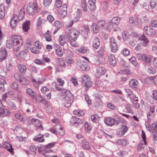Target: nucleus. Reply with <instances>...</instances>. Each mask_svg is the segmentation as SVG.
I'll return each mask as SVG.
<instances>
[{
	"mask_svg": "<svg viewBox=\"0 0 157 157\" xmlns=\"http://www.w3.org/2000/svg\"><path fill=\"white\" fill-rule=\"evenodd\" d=\"M79 33L78 31L74 29H68L66 31V37L72 46L75 47L78 46L76 41L79 36Z\"/></svg>",
	"mask_w": 157,
	"mask_h": 157,
	"instance_id": "nucleus-1",
	"label": "nucleus"
},
{
	"mask_svg": "<svg viewBox=\"0 0 157 157\" xmlns=\"http://www.w3.org/2000/svg\"><path fill=\"white\" fill-rule=\"evenodd\" d=\"M61 94L62 95L65 96L63 99L64 105L66 107H68L72 102V94L70 93L69 90L66 89Z\"/></svg>",
	"mask_w": 157,
	"mask_h": 157,
	"instance_id": "nucleus-2",
	"label": "nucleus"
},
{
	"mask_svg": "<svg viewBox=\"0 0 157 157\" xmlns=\"http://www.w3.org/2000/svg\"><path fill=\"white\" fill-rule=\"evenodd\" d=\"M12 39L14 45L13 48L14 51H17L23 43L22 37L20 36L14 35L12 36Z\"/></svg>",
	"mask_w": 157,
	"mask_h": 157,
	"instance_id": "nucleus-3",
	"label": "nucleus"
},
{
	"mask_svg": "<svg viewBox=\"0 0 157 157\" xmlns=\"http://www.w3.org/2000/svg\"><path fill=\"white\" fill-rule=\"evenodd\" d=\"M27 12L29 15L34 14L39 10L37 4L36 3L29 4L27 7Z\"/></svg>",
	"mask_w": 157,
	"mask_h": 157,
	"instance_id": "nucleus-4",
	"label": "nucleus"
},
{
	"mask_svg": "<svg viewBox=\"0 0 157 157\" xmlns=\"http://www.w3.org/2000/svg\"><path fill=\"white\" fill-rule=\"evenodd\" d=\"M77 66L79 67L82 71H88L90 68L88 63L86 61L81 59L78 60L77 62Z\"/></svg>",
	"mask_w": 157,
	"mask_h": 157,
	"instance_id": "nucleus-5",
	"label": "nucleus"
},
{
	"mask_svg": "<svg viewBox=\"0 0 157 157\" xmlns=\"http://www.w3.org/2000/svg\"><path fill=\"white\" fill-rule=\"evenodd\" d=\"M137 57L139 60H142L145 64L149 63L151 61L152 56L146 54H141L138 53L137 55Z\"/></svg>",
	"mask_w": 157,
	"mask_h": 157,
	"instance_id": "nucleus-6",
	"label": "nucleus"
},
{
	"mask_svg": "<svg viewBox=\"0 0 157 157\" xmlns=\"http://www.w3.org/2000/svg\"><path fill=\"white\" fill-rule=\"evenodd\" d=\"M82 79V83L85 87L88 88L91 86L92 82L90 80V77L87 75H84L81 77Z\"/></svg>",
	"mask_w": 157,
	"mask_h": 157,
	"instance_id": "nucleus-7",
	"label": "nucleus"
},
{
	"mask_svg": "<svg viewBox=\"0 0 157 157\" xmlns=\"http://www.w3.org/2000/svg\"><path fill=\"white\" fill-rule=\"evenodd\" d=\"M120 121L114 118L107 117L105 120V123L108 125L112 126L118 125Z\"/></svg>",
	"mask_w": 157,
	"mask_h": 157,
	"instance_id": "nucleus-8",
	"label": "nucleus"
},
{
	"mask_svg": "<svg viewBox=\"0 0 157 157\" xmlns=\"http://www.w3.org/2000/svg\"><path fill=\"white\" fill-rule=\"evenodd\" d=\"M110 45L112 52H116L118 49V45L117 41L114 37H113L111 39Z\"/></svg>",
	"mask_w": 157,
	"mask_h": 157,
	"instance_id": "nucleus-9",
	"label": "nucleus"
},
{
	"mask_svg": "<svg viewBox=\"0 0 157 157\" xmlns=\"http://www.w3.org/2000/svg\"><path fill=\"white\" fill-rule=\"evenodd\" d=\"M83 123V121L82 119L78 118L75 117H72L70 123L75 126L81 124Z\"/></svg>",
	"mask_w": 157,
	"mask_h": 157,
	"instance_id": "nucleus-10",
	"label": "nucleus"
},
{
	"mask_svg": "<svg viewBox=\"0 0 157 157\" xmlns=\"http://www.w3.org/2000/svg\"><path fill=\"white\" fill-rule=\"evenodd\" d=\"M128 130V127L125 125H123L121 128L117 131V134L119 136H123L125 134Z\"/></svg>",
	"mask_w": 157,
	"mask_h": 157,
	"instance_id": "nucleus-11",
	"label": "nucleus"
},
{
	"mask_svg": "<svg viewBox=\"0 0 157 157\" xmlns=\"http://www.w3.org/2000/svg\"><path fill=\"white\" fill-rule=\"evenodd\" d=\"M138 40L141 41L140 43L143 44L144 47H146L148 45L149 40L148 38L144 35H142L139 38Z\"/></svg>",
	"mask_w": 157,
	"mask_h": 157,
	"instance_id": "nucleus-12",
	"label": "nucleus"
},
{
	"mask_svg": "<svg viewBox=\"0 0 157 157\" xmlns=\"http://www.w3.org/2000/svg\"><path fill=\"white\" fill-rule=\"evenodd\" d=\"M7 55V53L5 48H1L0 50V62L5 59Z\"/></svg>",
	"mask_w": 157,
	"mask_h": 157,
	"instance_id": "nucleus-13",
	"label": "nucleus"
},
{
	"mask_svg": "<svg viewBox=\"0 0 157 157\" xmlns=\"http://www.w3.org/2000/svg\"><path fill=\"white\" fill-rule=\"evenodd\" d=\"M18 21L17 15L14 14L13 17L12 18L10 21V25L12 29H14L17 25V24Z\"/></svg>",
	"mask_w": 157,
	"mask_h": 157,
	"instance_id": "nucleus-14",
	"label": "nucleus"
},
{
	"mask_svg": "<svg viewBox=\"0 0 157 157\" xmlns=\"http://www.w3.org/2000/svg\"><path fill=\"white\" fill-rule=\"evenodd\" d=\"M50 88L52 90H59L61 92V93L65 90L63 88H59L55 82H53L52 83L50 86Z\"/></svg>",
	"mask_w": 157,
	"mask_h": 157,
	"instance_id": "nucleus-15",
	"label": "nucleus"
},
{
	"mask_svg": "<svg viewBox=\"0 0 157 157\" xmlns=\"http://www.w3.org/2000/svg\"><path fill=\"white\" fill-rule=\"evenodd\" d=\"M96 0H89L88 5L89 9L91 11H94L96 9Z\"/></svg>",
	"mask_w": 157,
	"mask_h": 157,
	"instance_id": "nucleus-16",
	"label": "nucleus"
},
{
	"mask_svg": "<svg viewBox=\"0 0 157 157\" xmlns=\"http://www.w3.org/2000/svg\"><path fill=\"white\" fill-rule=\"evenodd\" d=\"M92 43V46L94 48H98L100 44L99 39L97 37L95 36L93 38Z\"/></svg>",
	"mask_w": 157,
	"mask_h": 157,
	"instance_id": "nucleus-17",
	"label": "nucleus"
},
{
	"mask_svg": "<svg viewBox=\"0 0 157 157\" xmlns=\"http://www.w3.org/2000/svg\"><path fill=\"white\" fill-rule=\"evenodd\" d=\"M10 112L7 109L4 108L0 109V117H6L8 116Z\"/></svg>",
	"mask_w": 157,
	"mask_h": 157,
	"instance_id": "nucleus-18",
	"label": "nucleus"
},
{
	"mask_svg": "<svg viewBox=\"0 0 157 157\" xmlns=\"http://www.w3.org/2000/svg\"><path fill=\"white\" fill-rule=\"evenodd\" d=\"M144 30L147 35H151L153 33V29L150 26H145L144 28Z\"/></svg>",
	"mask_w": 157,
	"mask_h": 157,
	"instance_id": "nucleus-19",
	"label": "nucleus"
},
{
	"mask_svg": "<svg viewBox=\"0 0 157 157\" xmlns=\"http://www.w3.org/2000/svg\"><path fill=\"white\" fill-rule=\"evenodd\" d=\"M31 81L34 86L36 87H37L44 82V80L43 78L41 79L40 78L37 80L34 79H32Z\"/></svg>",
	"mask_w": 157,
	"mask_h": 157,
	"instance_id": "nucleus-20",
	"label": "nucleus"
},
{
	"mask_svg": "<svg viewBox=\"0 0 157 157\" xmlns=\"http://www.w3.org/2000/svg\"><path fill=\"white\" fill-rule=\"evenodd\" d=\"M2 147L4 148L7 149V150L10 152H13V148L11 145L8 142L5 141L4 144L2 145Z\"/></svg>",
	"mask_w": 157,
	"mask_h": 157,
	"instance_id": "nucleus-21",
	"label": "nucleus"
},
{
	"mask_svg": "<svg viewBox=\"0 0 157 157\" xmlns=\"http://www.w3.org/2000/svg\"><path fill=\"white\" fill-rule=\"evenodd\" d=\"M109 63L113 66H114L116 64V59L114 55H109Z\"/></svg>",
	"mask_w": 157,
	"mask_h": 157,
	"instance_id": "nucleus-22",
	"label": "nucleus"
},
{
	"mask_svg": "<svg viewBox=\"0 0 157 157\" xmlns=\"http://www.w3.org/2000/svg\"><path fill=\"white\" fill-rule=\"evenodd\" d=\"M106 72V70L104 67H99L98 68L97 72V76L98 77L102 75L105 74Z\"/></svg>",
	"mask_w": 157,
	"mask_h": 157,
	"instance_id": "nucleus-23",
	"label": "nucleus"
},
{
	"mask_svg": "<svg viewBox=\"0 0 157 157\" xmlns=\"http://www.w3.org/2000/svg\"><path fill=\"white\" fill-rule=\"evenodd\" d=\"M26 93L31 98H34L35 97L36 95V93L35 91L32 89L30 88H28L26 89Z\"/></svg>",
	"mask_w": 157,
	"mask_h": 157,
	"instance_id": "nucleus-24",
	"label": "nucleus"
},
{
	"mask_svg": "<svg viewBox=\"0 0 157 157\" xmlns=\"http://www.w3.org/2000/svg\"><path fill=\"white\" fill-rule=\"evenodd\" d=\"M30 25V21L29 20L26 21L23 24L22 28L23 30L25 32H28V30L29 29Z\"/></svg>",
	"mask_w": 157,
	"mask_h": 157,
	"instance_id": "nucleus-25",
	"label": "nucleus"
},
{
	"mask_svg": "<svg viewBox=\"0 0 157 157\" xmlns=\"http://www.w3.org/2000/svg\"><path fill=\"white\" fill-rule=\"evenodd\" d=\"M44 136V134H39L36 136L33 140L39 142H43L44 141L43 138Z\"/></svg>",
	"mask_w": 157,
	"mask_h": 157,
	"instance_id": "nucleus-26",
	"label": "nucleus"
},
{
	"mask_svg": "<svg viewBox=\"0 0 157 157\" xmlns=\"http://www.w3.org/2000/svg\"><path fill=\"white\" fill-rule=\"evenodd\" d=\"M56 144V143L54 142L53 143H50L46 145L45 146V150L44 151L43 154H44L45 152H52V151L50 150L47 149H49L51 147H53Z\"/></svg>",
	"mask_w": 157,
	"mask_h": 157,
	"instance_id": "nucleus-27",
	"label": "nucleus"
},
{
	"mask_svg": "<svg viewBox=\"0 0 157 157\" xmlns=\"http://www.w3.org/2000/svg\"><path fill=\"white\" fill-rule=\"evenodd\" d=\"M65 62L67 64L68 66H71L74 63V61L73 59L70 57L68 56L66 57L65 59Z\"/></svg>",
	"mask_w": 157,
	"mask_h": 157,
	"instance_id": "nucleus-28",
	"label": "nucleus"
},
{
	"mask_svg": "<svg viewBox=\"0 0 157 157\" xmlns=\"http://www.w3.org/2000/svg\"><path fill=\"white\" fill-rule=\"evenodd\" d=\"M117 142L122 146H126L129 144L128 141L126 139H118L117 140Z\"/></svg>",
	"mask_w": 157,
	"mask_h": 157,
	"instance_id": "nucleus-29",
	"label": "nucleus"
},
{
	"mask_svg": "<svg viewBox=\"0 0 157 157\" xmlns=\"http://www.w3.org/2000/svg\"><path fill=\"white\" fill-rule=\"evenodd\" d=\"M18 69L21 74H24L26 71L27 68L23 64H19L18 65Z\"/></svg>",
	"mask_w": 157,
	"mask_h": 157,
	"instance_id": "nucleus-30",
	"label": "nucleus"
},
{
	"mask_svg": "<svg viewBox=\"0 0 157 157\" xmlns=\"http://www.w3.org/2000/svg\"><path fill=\"white\" fill-rule=\"evenodd\" d=\"M55 52L56 54L59 56H62L63 55V51L62 48L59 45H58Z\"/></svg>",
	"mask_w": 157,
	"mask_h": 157,
	"instance_id": "nucleus-31",
	"label": "nucleus"
},
{
	"mask_svg": "<svg viewBox=\"0 0 157 157\" xmlns=\"http://www.w3.org/2000/svg\"><path fill=\"white\" fill-rule=\"evenodd\" d=\"M87 51L86 47L83 46L79 48L76 49V52L77 53H85Z\"/></svg>",
	"mask_w": 157,
	"mask_h": 157,
	"instance_id": "nucleus-32",
	"label": "nucleus"
},
{
	"mask_svg": "<svg viewBox=\"0 0 157 157\" xmlns=\"http://www.w3.org/2000/svg\"><path fill=\"white\" fill-rule=\"evenodd\" d=\"M138 81L136 79H132L129 81V84L132 88H135L138 84Z\"/></svg>",
	"mask_w": 157,
	"mask_h": 157,
	"instance_id": "nucleus-33",
	"label": "nucleus"
},
{
	"mask_svg": "<svg viewBox=\"0 0 157 157\" xmlns=\"http://www.w3.org/2000/svg\"><path fill=\"white\" fill-rule=\"evenodd\" d=\"M146 145V140H142L138 145L137 148L138 151H140L144 148Z\"/></svg>",
	"mask_w": 157,
	"mask_h": 157,
	"instance_id": "nucleus-34",
	"label": "nucleus"
},
{
	"mask_svg": "<svg viewBox=\"0 0 157 157\" xmlns=\"http://www.w3.org/2000/svg\"><path fill=\"white\" fill-rule=\"evenodd\" d=\"M38 102L42 104H44L46 108H48L49 109L52 108L51 106L49 105V102L46 101L43 98L40 99V100Z\"/></svg>",
	"mask_w": 157,
	"mask_h": 157,
	"instance_id": "nucleus-35",
	"label": "nucleus"
},
{
	"mask_svg": "<svg viewBox=\"0 0 157 157\" xmlns=\"http://www.w3.org/2000/svg\"><path fill=\"white\" fill-rule=\"evenodd\" d=\"M82 141V146L83 148L86 150H89L90 148L89 144L85 140H83Z\"/></svg>",
	"mask_w": 157,
	"mask_h": 157,
	"instance_id": "nucleus-36",
	"label": "nucleus"
},
{
	"mask_svg": "<svg viewBox=\"0 0 157 157\" xmlns=\"http://www.w3.org/2000/svg\"><path fill=\"white\" fill-rule=\"evenodd\" d=\"M0 76L4 78L7 77L6 70L3 67H1L0 68Z\"/></svg>",
	"mask_w": 157,
	"mask_h": 157,
	"instance_id": "nucleus-37",
	"label": "nucleus"
},
{
	"mask_svg": "<svg viewBox=\"0 0 157 157\" xmlns=\"http://www.w3.org/2000/svg\"><path fill=\"white\" fill-rule=\"evenodd\" d=\"M82 16V11L80 9H78L76 17L74 18V20L75 22L78 21Z\"/></svg>",
	"mask_w": 157,
	"mask_h": 157,
	"instance_id": "nucleus-38",
	"label": "nucleus"
},
{
	"mask_svg": "<svg viewBox=\"0 0 157 157\" xmlns=\"http://www.w3.org/2000/svg\"><path fill=\"white\" fill-rule=\"evenodd\" d=\"M65 36L64 35H61L59 39V42L61 45H63L66 43Z\"/></svg>",
	"mask_w": 157,
	"mask_h": 157,
	"instance_id": "nucleus-39",
	"label": "nucleus"
},
{
	"mask_svg": "<svg viewBox=\"0 0 157 157\" xmlns=\"http://www.w3.org/2000/svg\"><path fill=\"white\" fill-rule=\"evenodd\" d=\"M155 77L151 76L146 78L145 80L148 84H151L155 83Z\"/></svg>",
	"mask_w": 157,
	"mask_h": 157,
	"instance_id": "nucleus-40",
	"label": "nucleus"
},
{
	"mask_svg": "<svg viewBox=\"0 0 157 157\" xmlns=\"http://www.w3.org/2000/svg\"><path fill=\"white\" fill-rule=\"evenodd\" d=\"M15 117L21 122H24L25 121V119L23 117V116L21 114L16 113L15 115Z\"/></svg>",
	"mask_w": 157,
	"mask_h": 157,
	"instance_id": "nucleus-41",
	"label": "nucleus"
},
{
	"mask_svg": "<svg viewBox=\"0 0 157 157\" xmlns=\"http://www.w3.org/2000/svg\"><path fill=\"white\" fill-rule=\"evenodd\" d=\"M27 49L25 48L23 51H21L19 54L22 58L25 59V57L27 56Z\"/></svg>",
	"mask_w": 157,
	"mask_h": 157,
	"instance_id": "nucleus-42",
	"label": "nucleus"
},
{
	"mask_svg": "<svg viewBox=\"0 0 157 157\" xmlns=\"http://www.w3.org/2000/svg\"><path fill=\"white\" fill-rule=\"evenodd\" d=\"M91 118L93 122L96 123H98L99 120V117L96 114L91 116Z\"/></svg>",
	"mask_w": 157,
	"mask_h": 157,
	"instance_id": "nucleus-43",
	"label": "nucleus"
},
{
	"mask_svg": "<svg viewBox=\"0 0 157 157\" xmlns=\"http://www.w3.org/2000/svg\"><path fill=\"white\" fill-rule=\"evenodd\" d=\"M25 12L21 9L19 12L18 15H17L18 18V21H20L22 20L24 17Z\"/></svg>",
	"mask_w": 157,
	"mask_h": 157,
	"instance_id": "nucleus-44",
	"label": "nucleus"
},
{
	"mask_svg": "<svg viewBox=\"0 0 157 157\" xmlns=\"http://www.w3.org/2000/svg\"><path fill=\"white\" fill-rule=\"evenodd\" d=\"M51 34L49 30H48L47 33L45 34L44 37L46 40L48 41H50L52 40Z\"/></svg>",
	"mask_w": 157,
	"mask_h": 157,
	"instance_id": "nucleus-45",
	"label": "nucleus"
},
{
	"mask_svg": "<svg viewBox=\"0 0 157 157\" xmlns=\"http://www.w3.org/2000/svg\"><path fill=\"white\" fill-rule=\"evenodd\" d=\"M74 113L76 115L79 117H82L84 113L82 110H75L73 111Z\"/></svg>",
	"mask_w": 157,
	"mask_h": 157,
	"instance_id": "nucleus-46",
	"label": "nucleus"
},
{
	"mask_svg": "<svg viewBox=\"0 0 157 157\" xmlns=\"http://www.w3.org/2000/svg\"><path fill=\"white\" fill-rule=\"evenodd\" d=\"M120 18L118 17H115L113 18L111 21L115 25H118L120 21Z\"/></svg>",
	"mask_w": 157,
	"mask_h": 157,
	"instance_id": "nucleus-47",
	"label": "nucleus"
},
{
	"mask_svg": "<svg viewBox=\"0 0 157 157\" xmlns=\"http://www.w3.org/2000/svg\"><path fill=\"white\" fill-rule=\"evenodd\" d=\"M104 52V48L102 47H101L99 50L97 52L96 56L100 57L102 56Z\"/></svg>",
	"mask_w": 157,
	"mask_h": 157,
	"instance_id": "nucleus-48",
	"label": "nucleus"
},
{
	"mask_svg": "<svg viewBox=\"0 0 157 157\" xmlns=\"http://www.w3.org/2000/svg\"><path fill=\"white\" fill-rule=\"evenodd\" d=\"M11 86L13 89L16 90L18 93L21 92L20 90L18 88V85L17 83L13 82L11 84Z\"/></svg>",
	"mask_w": 157,
	"mask_h": 157,
	"instance_id": "nucleus-49",
	"label": "nucleus"
},
{
	"mask_svg": "<svg viewBox=\"0 0 157 157\" xmlns=\"http://www.w3.org/2000/svg\"><path fill=\"white\" fill-rule=\"evenodd\" d=\"M98 25L100 28H102L105 24V22L104 20H101L98 21Z\"/></svg>",
	"mask_w": 157,
	"mask_h": 157,
	"instance_id": "nucleus-50",
	"label": "nucleus"
},
{
	"mask_svg": "<svg viewBox=\"0 0 157 157\" xmlns=\"http://www.w3.org/2000/svg\"><path fill=\"white\" fill-rule=\"evenodd\" d=\"M93 30L94 33H96L99 31V29L97 25L95 23H93L92 26Z\"/></svg>",
	"mask_w": 157,
	"mask_h": 157,
	"instance_id": "nucleus-51",
	"label": "nucleus"
},
{
	"mask_svg": "<svg viewBox=\"0 0 157 157\" xmlns=\"http://www.w3.org/2000/svg\"><path fill=\"white\" fill-rule=\"evenodd\" d=\"M6 46L9 48H11L12 47H14V45L12 40H10L7 42Z\"/></svg>",
	"mask_w": 157,
	"mask_h": 157,
	"instance_id": "nucleus-52",
	"label": "nucleus"
},
{
	"mask_svg": "<svg viewBox=\"0 0 157 157\" xmlns=\"http://www.w3.org/2000/svg\"><path fill=\"white\" fill-rule=\"evenodd\" d=\"M35 45L38 49H41L43 46L42 44L39 41H36L35 42Z\"/></svg>",
	"mask_w": 157,
	"mask_h": 157,
	"instance_id": "nucleus-53",
	"label": "nucleus"
},
{
	"mask_svg": "<svg viewBox=\"0 0 157 157\" xmlns=\"http://www.w3.org/2000/svg\"><path fill=\"white\" fill-rule=\"evenodd\" d=\"M129 60L132 64L135 66L138 65V64L136 61V58L135 57H132L131 58L129 59Z\"/></svg>",
	"mask_w": 157,
	"mask_h": 157,
	"instance_id": "nucleus-54",
	"label": "nucleus"
},
{
	"mask_svg": "<svg viewBox=\"0 0 157 157\" xmlns=\"http://www.w3.org/2000/svg\"><path fill=\"white\" fill-rule=\"evenodd\" d=\"M84 128L85 130L88 132L91 130V127L87 122H86L85 123Z\"/></svg>",
	"mask_w": 157,
	"mask_h": 157,
	"instance_id": "nucleus-55",
	"label": "nucleus"
},
{
	"mask_svg": "<svg viewBox=\"0 0 157 157\" xmlns=\"http://www.w3.org/2000/svg\"><path fill=\"white\" fill-rule=\"evenodd\" d=\"M52 0H44L43 4L45 7H48L51 4Z\"/></svg>",
	"mask_w": 157,
	"mask_h": 157,
	"instance_id": "nucleus-56",
	"label": "nucleus"
},
{
	"mask_svg": "<svg viewBox=\"0 0 157 157\" xmlns=\"http://www.w3.org/2000/svg\"><path fill=\"white\" fill-rule=\"evenodd\" d=\"M125 92L127 93V95L128 97H133L132 95L133 94L132 93V91L129 89L126 88L124 89Z\"/></svg>",
	"mask_w": 157,
	"mask_h": 157,
	"instance_id": "nucleus-57",
	"label": "nucleus"
},
{
	"mask_svg": "<svg viewBox=\"0 0 157 157\" xmlns=\"http://www.w3.org/2000/svg\"><path fill=\"white\" fill-rule=\"evenodd\" d=\"M54 25L57 27L58 29L62 26V23L59 21H56L54 22Z\"/></svg>",
	"mask_w": 157,
	"mask_h": 157,
	"instance_id": "nucleus-58",
	"label": "nucleus"
},
{
	"mask_svg": "<svg viewBox=\"0 0 157 157\" xmlns=\"http://www.w3.org/2000/svg\"><path fill=\"white\" fill-rule=\"evenodd\" d=\"M113 24H114L112 22L110 21L107 24L108 27L107 28H105V30H107L108 29H112L113 27Z\"/></svg>",
	"mask_w": 157,
	"mask_h": 157,
	"instance_id": "nucleus-59",
	"label": "nucleus"
},
{
	"mask_svg": "<svg viewBox=\"0 0 157 157\" xmlns=\"http://www.w3.org/2000/svg\"><path fill=\"white\" fill-rule=\"evenodd\" d=\"M151 128L152 129V131L151 132L157 131L156 130L157 129V121L152 124Z\"/></svg>",
	"mask_w": 157,
	"mask_h": 157,
	"instance_id": "nucleus-60",
	"label": "nucleus"
},
{
	"mask_svg": "<svg viewBox=\"0 0 157 157\" xmlns=\"http://www.w3.org/2000/svg\"><path fill=\"white\" fill-rule=\"evenodd\" d=\"M129 22L131 25L133 26L136 25V21L134 20L133 17H130Z\"/></svg>",
	"mask_w": 157,
	"mask_h": 157,
	"instance_id": "nucleus-61",
	"label": "nucleus"
},
{
	"mask_svg": "<svg viewBox=\"0 0 157 157\" xmlns=\"http://www.w3.org/2000/svg\"><path fill=\"white\" fill-rule=\"evenodd\" d=\"M55 6L58 8L61 7L62 5V2L61 0H55Z\"/></svg>",
	"mask_w": 157,
	"mask_h": 157,
	"instance_id": "nucleus-62",
	"label": "nucleus"
},
{
	"mask_svg": "<svg viewBox=\"0 0 157 157\" xmlns=\"http://www.w3.org/2000/svg\"><path fill=\"white\" fill-rule=\"evenodd\" d=\"M31 122L33 125L37 127V125L40 123V121L37 119H32Z\"/></svg>",
	"mask_w": 157,
	"mask_h": 157,
	"instance_id": "nucleus-63",
	"label": "nucleus"
},
{
	"mask_svg": "<svg viewBox=\"0 0 157 157\" xmlns=\"http://www.w3.org/2000/svg\"><path fill=\"white\" fill-rule=\"evenodd\" d=\"M30 50L31 52L33 53L36 54L39 53V51L36 48H30Z\"/></svg>",
	"mask_w": 157,
	"mask_h": 157,
	"instance_id": "nucleus-64",
	"label": "nucleus"
}]
</instances>
